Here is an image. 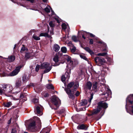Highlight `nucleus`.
Masks as SVG:
<instances>
[{"label":"nucleus","mask_w":133,"mask_h":133,"mask_svg":"<svg viewBox=\"0 0 133 133\" xmlns=\"http://www.w3.org/2000/svg\"><path fill=\"white\" fill-rule=\"evenodd\" d=\"M129 103L132 104L133 103V94H131L129 95L126 99V104L125 108L127 112L131 115H133V105L130 106V109L129 110L128 107Z\"/></svg>","instance_id":"nucleus-1"},{"label":"nucleus","mask_w":133,"mask_h":133,"mask_svg":"<svg viewBox=\"0 0 133 133\" xmlns=\"http://www.w3.org/2000/svg\"><path fill=\"white\" fill-rule=\"evenodd\" d=\"M98 106L97 108L94 109L91 112V115L97 114L99 113L102 108L105 109L108 107V104L103 101L100 102L98 103Z\"/></svg>","instance_id":"nucleus-2"},{"label":"nucleus","mask_w":133,"mask_h":133,"mask_svg":"<svg viewBox=\"0 0 133 133\" xmlns=\"http://www.w3.org/2000/svg\"><path fill=\"white\" fill-rule=\"evenodd\" d=\"M52 105H49L52 109H57L61 104V101L59 98L55 96H52L51 99Z\"/></svg>","instance_id":"nucleus-3"},{"label":"nucleus","mask_w":133,"mask_h":133,"mask_svg":"<svg viewBox=\"0 0 133 133\" xmlns=\"http://www.w3.org/2000/svg\"><path fill=\"white\" fill-rule=\"evenodd\" d=\"M74 85V83L70 82L68 84L67 88H65L64 89L66 92L69 95V97L72 99L74 98V91H73L72 90H71L70 89L72 88Z\"/></svg>","instance_id":"nucleus-4"},{"label":"nucleus","mask_w":133,"mask_h":133,"mask_svg":"<svg viewBox=\"0 0 133 133\" xmlns=\"http://www.w3.org/2000/svg\"><path fill=\"white\" fill-rule=\"evenodd\" d=\"M41 68L42 69L45 68L44 71V73H46L49 72L51 69L52 67L50 65V64L48 62H45L41 64Z\"/></svg>","instance_id":"nucleus-5"},{"label":"nucleus","mask_w":133,"mask_h":133,"mask_svg":"<svg viewBox=\"0 0 133 133\" xmlns=\"http://www.w3.org/2000/svg\"><path fill=\"white\" fill-rule=\"evenodd\" d=\"M105 91L102 94V95H104L105 98H106L105 101L109 100L110 98H111V92L108 86H106L105 87Z\"/></svg>","instance_id":"nucleus-6"},{"label":"nucleus","mask_w":133,"mask_h":133,"mask_svg":"<svg viewBox=\"0 0 133 133\" xmlns=\"http://www.w3.org/2000/svg\"><path fill=\"white\" fill-rule=\"evenodd\" d=\"M65 58L67 60L68 65H67L68 67L69 68H72L75 66L74 64V62L71 60V57L68 55H66L65 56Z\"/></svg>","instance_id":"nucleus-7"},{"label":"nucleus","mask_w":133,"mask_h":133,"mask_svg":"<svg viewBox=\"0 0 133 133\" xmlns=\"http://www.w3.org/2000/svg\"><path fill=\"white\" fill-rule=\"evenodd\" d=\"M94 60L96 63L99 66H101L105 62L104 59L102 57H96L95 58Z\"/></svg>","instance_id":"nucleus-8"},{"label":"nucleus","mask_w":133,"mask_h":133,"mask_svg":"<svg viewBox=\"0 0 133 133\" xmlns=\"http://www.w3.org/2000/svg\"><path fill=\"white\" fill-rule=\"evenodd\" d=\"M24 65V64L23 65H22L16 67L15 70L10 73L9 75L10 76H13L17 74L19 72L20 69L23 67Z\"/></svg>","instance_id":"nucleus-9"},{"label":"nucleus","mask_w":133,"mask_h":133,"mask_svg":"<svg viewBox=\"0 0 133 133\" xmlns=\"http://www.w3.org/2000/svg\"><path fill=\"white\" fill-rule=\"evenodd\" d=\"M53 60L55 63V64L52 63V66H55L59 65V63L58 62V56L57 54H56L54 56Z\"/></svg>","instance_id":"nucleus-10"},{"label":"nucleus","mask_w":133,"mask_h":133,"mask_svg":"<svg viewBox=\"0 0 133 133\" xmlns=\"http://www.w3.org/2000/svg\"><path fill=\"white\" fill-rule=\"evenodd\" d=\"M62 29L65 31L66 33L68 34L70 31V28L68 25L63 23L62 25Z\"/></svg>","instance_id":"nucleus-11"},{"label":"nucleus","mask_w":133,"mask_h":133,"mask_svg":"<svg viewBox=\"0 0 133 133\" xmlns=\"http://www.w3.org/2000/svg\"><path fill=\"white\" fill-rule=\"evenodd\" d=\"M35 112L37 114L38 116H40L42 114L41 108L38 106H37L35 109Z\"/></svg>","instance_id":"nucleus-12"},{"label":"nucleus","mask_w":133,"mask_h":133,"mask_svg":"<svg viewBox=\"0 0 133 133\" xmlns=\"http://www.w3.org/2000/svg\"><path fill=\"white\" fill-rule=\"evenodd\" d=\"M44 10L45 12L47 13L49 12H50V10H51L52 12V15H53L54 14V12L52 10V9L51 7L50 6H48L47 7L45 8Z\"/></svg>","instance_id":"nucleus-13"},{"label":"nucleus","mask_w":133,"mask_h":133,"mask_svg":"<svg viewBox=\"0 0 133 133\" xmlns=\"http://www.w3.org/2000/svg\"><path fill=\"white\" fill-rule=\"evenodd\" d=\"M77 129H84L86 130L87 127L83 124L79 125L77 127Z\"/></svg>","instance_id":"nucleus-14"},{"label":"nucleus","mask_w":133,"mask_h":133,"mask_svg":"<svg viewBox=\"0 0 133 133\" xmlns=\"http://www.w3.org/2000/svg\"><path fill=\"white\" fill-rule=\"evenodd\" d=\"M15 57L14 56H10L8 57L7 58L8 61L9 62H11L15 60Z\"/></svg>","instance_id":"nucleus-15"},{"label":"nucleus","mask_w":133,"mask_h":133,"mask_svg":"<svg viewBox=\"0 0 133 133\" xmlns=\"http://www.w3.org/2000/svg\"><path fill=\"white\" fill-rule=\"evenodd\" d=\"M92 86V84L90 82H88L86 84V88L87 89L90 90Z\"/></svg>","instance_id":"nucleus-16"},{"label":"nucleus","mask_w":133,"mask_h":133,"mask_svg":"<svg viewBox=\"0 0 133 133\" xmlns=\"http://www.w3.org/2000/svg\"><path fill=\"white\" fill-rule=\"evenodd\" d=\"M28 50V49L25 47L24 45H23L22 47L21 48L20 52L22 53H23L24 52L25 53L26 51Z\"/></svg>","instance_id":"nucleus-17"},{"label":"nucleus","mask_w":133,"mask_h":133,"mask_svg":"<svg viewBox=\"0 0 133 133\" xmlns=\"http://www.w3.org/2000/svg\"><path fill=\"white\" fill-rule=\"evenodd\" d=\"M1 88L5 92H6V90H7V84H1Z\"/></svg>","instance_id":"nucleus-18"},{"label":"nucleus","mask_w":133,"mask_h":133,"mask_svg":"<svg viewBox=\"0 0 133 133\" xmlns=\"http://www.w3.org/2000/svg\"><path fill=\"white\" fill-rule=\"evenodd\" d=\"M60 49L59 46L57 44H55L53 47L54 50L56 52L58 51Z\"/></svg>","instance_id":"nucleus-19"},{"label":"nucleus","mask_w":133,"mask_h":133,"mask_svg":"<svg viewBox=\"0 0 133 133\" xmlns=\"http://www.w3.org/2000/svg\"><path fill=\"white\" fill-rule=\"evenodd\" d=\"M16 87H19L21 85V79H19L17 80L16 83Z\"/></svg>","instance_id":"nucleus-20"},{"label":"nucleus","mask_w":133,"mask_h":133,"mask_svg":"<svg viewBox=\"0 0 133 133\" xmlns=\"http://www.w3.org/2000/svg\"><path fill=\"white\" fill-rule=\"evenodd\" d=\"M84 49L87 52H88L91 55H92L94 54L93 52L88 47H85L84 48Z\"/></svg>","instance_id":"nucleus-21"},{"label":"nucleus","mask_w":133,"mask_h":133,"mask_svg":"<svg viewBox=\"0 0 133 133\" xmlns=\"http://www.w3.org/2000/svg\"><path fill=\"white\" fill-rule=\"evenodd\" d=\"M13 89V88L12 86L10 84H7V90L6 92H10Z\"/></svg>","instance_id":"nucleus-22"},{"label":"nucleus","mask_w":133,"mask_h":133,"mask_svg":"<svg viewBox=\"0 0 133 133\" xmlns=\"http://www.w3.org/2000/svg\"><path fill=\"white\" fill-rule=\"evenodd\" d=\"M32 55V54L30 53H26L25 55V58L26 59L30 58Z\"/></svg>","instance_id":"nucleus-23"},{"label":"nucleus","mask_w":133,"mask_h":133,"mask_svg":"<svg viewBox=\"0 0 133 133\" xmlns=\"http://www.w3.org/2000/svg\"><path fill=\"white\" fill-rule=\"evenodd\" d=\"M12 105V103L11 102H9L6 103H4L3 105L4 107L9 108Z\"/></svg>","instance_id":"nucleus-24"},{"label":"nucleus","mask_w":133,"mask_h":133,"mask_svg":"<svg viewBox=\"0 0 133 133\" xmlns=\"http://www.w3.org/2000/svg\"><path fill=\"white\" fill-rule=\"evenodd\" d=\"M87 103L88 101L87 100L85 99L83 100L80 103V105L81 106H84L87 104Z\"/></svg>","instance_id":"nucleus-25"},{"label":"nucleus","mask_w":133,"mask_h":133,"mask_svg":"<svg viewBox=\"0 0 133 133\" xmlns=\"http://www.w3.org/2000/svg\"><path fill=\"white\" fill-rule=\"evenodd\" d=\"M35 123L34 122H32L29 125V128H35Z\"/></svg>","instance_id":"nucleus-26"},{"label":"nucleus","mask_w":133,"mask_h":133,"mask_svg":"<svg viewBox=\"0 0 133 133\" xmlns=\"http://www.w3.org/2000/svg\"><path fill=\"white\" fill-rule=\"evenodd\" d=\"M107 53V52L101 53L97 54H96L97 56H104L106 55Z\"/></svg>","instance_id":"nucleus-27"},{"label":"nucleus","mask_w":133,"mask_h":133,"mask_svg":"<svg viewBox=\"0 0 133 133\" xmlns=\"http://www.w3.org/2000/svg\"><path fill=\"white\" fill-rule=\"evenodd\" d=\"M79 56L81 58L88 62V58H87L84 55L81 54Z\"/></svg>","instance_id":"nucleus-28"},{"label":"nucleus","mask_w":133,"mask_h":133,"mask_svg":"<svg viewBox=\"0 0 133 133\" xmlns=\"http://www.w3.org/2000/svg\"><path fill=\"white\" fill-rule=\"evenodd\" d=\"M79 87V84L77 83H76L75 84L74 86V89H72L73 91H74H74H76V88H78Z\"/></svg>","instance_id":"nucleus-29"},{"label":"nucleus","mask_w":133,"mask_h":133,"mask_svg":"<svg viewBox=\"0 0 133 133\" xmlns=\"http://www.w3.org/2000/svg\"><path fill=\"white\" fill-rule=\"evenodd\" d=\"M54 18L58 23H59L61 21V19L57 16H55Z\"/></svg>","instance_id":"nucleus-30"},{"label":"nucleus","mask_w":133,"mask_h":133,"mask_svg":"<svg viewBox=\"0 0 133 133\" xmlns=\"http://www.w3.org/2000/svg\"><path fill=\"white\" fill-rule=\"evenodd\" d=\"M61 50L62 51L63 53H65L67 52V49L65 47H62L61 48Z\"/></svg>","instance_id":"nucleus-31"},{"label":"nucleus","mask_w":133,"mask_h":133,"mask_svg":"<svg viewBox=\"0 0 133 133\" xmlns=\"http://www.w3.org/2000/svg\"><path fill=\"white\" fill-rule=\"evenodd\" d=\"M97 82H95L94 83L93 85V89H96L97 88Z\"/></svg>","instance_id":"nucleus-32"},{"label":"nucleus","mask_w":133,"mask_h":133,"mask_svg":"<svg viewBox=\"0 0 133 133\" xmlns=\"http://www.w3.org/2000/svg\"><path fill=\"white\" fill-rule=\"evenodd\" d=\"M47 88L48 89H54L52 84H48L47 86Z\"/></svg>","instance_id":"nucleus-33"},{"label":"nucleus","mask_w":133,"mask_h":133,"mask_svg":"<svg viewBox=\"0 0 133 133\" xmlns=\"http://www.w3.org/2000/svg\"><path fill=\"white\" fill-rule=\"evenodd\" d=\"M32 37L35 39L36 40H39L40 39V38L39 37L35 35H34Z\"/></svg>","instance_id":"nucleus-34"},{"label":"nucleus","mask_w":133,"mask_h":133,"mask_svg":"<svg viewBox=\"0 0 133 133\" xmlns=\"http://www.w3.org/2000/svg\"><path fill=\"white\" fill-rule=\"evenodd\" d=\"M32 102L35 104H36L38 102V98H34L32 101Z\"/></svg>","instance_id":"nucleus-35"},{"label":"nucleus","mask_w":133,"mask_h":133,"mask_svg":"<svg viewBox=\"0 0 133 133\" xmlns=\"http://www.w3.org/2000/svg\"><path fill=\"white\" fill-rule=\"evenodd\" d=\"M70 50L72 52H75L76 50V48L75 46H72L70 48Z\"/></svg>","instance_id":"nucleus-36"},{"label":"nucleus","mask_w":133,"mask_h":133,"mask_svg":"<svg viewBox=\"0 0 133 133\" xmlns=\"http://www.w3.org/2000/svg\"><path fill=\"white\" fill-rule=\"evenodd\" d=\"M28 79L27 77L25 76H23L22 77V81L23 82H25Z\"/></svg>","instance_id":"nucleus-37"},{"label":"nucleus","mask_w":133,"mask_h":133,"mask_svg":"<svg viewBox=\"0 0 133 133\" xmlns=\"http://www.w3.org/2000/svg\"><path fill=\"white\" fill-rule=\"evenodd\" d=\"M72 40L75 42H77L78 41L77 37L75 36H73L72 37Z\"/></svg>","instance_id":"nucleus-38"},{"label":"nucleus","mask_w":133,"mask_h":133,"mask_svg":"<svg viewBox=\"0 0 133 133\" xmlns=\"http://www.w3.org/2000/svg\"><path fill=\"white\" fill-rule=\"evenodd\" d=\"M42 97L43 98L44 97H47L48 96L49 94H48L46 93H43L42 94Z\"/></svg>","instance_id":"nucleus-39"},{"label":"nucleus","mask_w":133,"mask_h":133,"mask_svg":"<svg viewBox=\"0 0 133 133\" xmlns=\"http://www.w3.org/2000/svg\"><path fill=\"white\" fill-rule=\"evenodd\" d=\"M61 80L62 82L63 83H64L65 81V77L64 75H63L62 76Z\"/></svg>","instance_id":"nucleus-40"},{"label":"nucleus","mask_w":133,"mask_h":133,"mask_svg":"<svg viewBox=\"0 0 133 133\" xmlns=\"http://www.w3.org/2000/svg\"><path fill=\"white\" fill-rule=\"evenodd\" d=\"M4 92L1 88L0 87V95H2L3 94H4L5 93Z\"/></svg>","instance_id":"nucleus-41"},{"label":"nucleus","mask_w":133,"mask_h":133,"mask_svg":"<svg viewBox=\"0 0 133 133\" xmlns=\"http://www.w3.org/2000/svg\"><path fill=\"white\" fill-rule=\"evenodd\" d=\"M41 68V65H37L36 67V71L37 72H38L39 70V68Z\"/></svg>","instance_id":"nucleus-42"},{"label":"nucleus","mask_w":133,"mask_h":133,"mask_svg":"<svg viewBox=\"0 0 133 133\" xmlns=\"http://www.w3.org/2000/svg\"><path fill=\"white\" fill-rule=\"evenodd\" d=\"M48 36V37H49V36L48 35V34L47 33L45 34H44L43 33H41L39 35V36Z\"/></svg>","instance_id":"nucleus-43"},{"label":"nucleus","mask_w":133,"mask_h":133,"mask_svg":"<svg viewBox=\"0 0 133 133\" xmlns=\"http://www.w3.org/2000/svg\"><path fill=\"white\" fill-rule=\"evenodd\" d=\"M93 95L92 94H91V96H90V98H89V99L88 100V101H89V103H91V101L93 98Z\"/></svg>","instance_id":"nucleus-44"},{"label":"nucleus","mask_w":133,"mask_h":133,"mask_svg":"<svg viewBox=\"0 0 133 133\" xmlns=\"http://www.w3.org/2000/svg\"><path fill=\"white\" fill-rule=\"evenodd\" d=\"M49 25L50 27H53L54 26V24L52 22V21L50 22L49 23Z\"/></svg>","instance_id":"nucleus-45"},{"label":"nucleus","mask_w":133,"mask_h":133,"mask_svg":"<svg viewBox=\"0 0 133 133\" xmlns=\"http://www.w3.org/2000/svg\"><path fill=\"white\" fill-rule=\"evenodd\" d=\"M87 34V32L85 31H84V35L82 34V37L84 39H85V37L84 36V35H85L86 34Z\"/></svg>","instance_id":"nucleus-46"},{"label":"nucleus","mask_w":133,"mask_h":133,"mask_svg":"<svg viewBox=\"0 0 133 133\" xmlns=\"http://www.w3.org/2000/svg\"><path fill=\"white\" fill-rule=\"evenodd\" d=\"M9 97H11V99H12L14 100H18V99L16 98L15 97H13L12 96H9Z\"/></svg>","instance_id":"nucleus-47"},{"label":"nucleus","mask_w":133,"mask_h":133,"mask_svg":"<svg viewBox=\"0 0 133 133\" xmlns=\"http://www.w3.org/2000/svg\"><path fill=\"white\" fill-rule=\"evenodd\" d=\"M16 131L15 128H13L12 129L11 133H16Z\"/></svg>","instance_id":"nucleus-48"},{"label":"nucleus","mask_w":133,"mask_h":133,"mask_svg":"<svg viewBox=\"0 0 133 133\" xmlns=\"http://www.w3.org/2000/svg\"><path fill=\"white\" fill-rule=\"evenodd\" d=\"M36 119H37V120L38 121V123H39V124L40 123L41 121L39 119V118L37 117H35Z\"/></svg>","instance_id":"nucleus-49"},{"label":"nucleus","mask_w":133,"mask_h":133,"mask_svg":"<svg viewBox=\"0 0 133 133\" xmlns=\"http://www.w3.org/2000/svg\"><path fill=\"white\" fill-rule=\"evenodd\" d=\"M64 109H62V110H61L59 112L60 114H62L64 113Z\"/></svg>","instance_id":"nucleus-50"},{"label":"nucleus","mask_w":133,"mask_h":133,"mask_svg":"<svg viewBox=\"0 0 133 133\" xmlns=\"http://www.w3.org/2000/svg\"><path fill=\"white\" fill-rule=\"evenodd\" d=\"M29 86L30 87H34V86L35 85H34V83H31L29 85Z\"/></svg>","instance_id":"nucleus-51"},{"label":"nucleus","mask_w":133,"mask_h":133,"mask_svg":"<svg viewBox=\"0 0 133 133\" xmlns=\"http://www.w3.org/2000/svg\"><path fill=\"white\" fill-rule=\"evenodd\" d=\"M87 34H88L89 35H90V36L91 37H94L95 36V35H94L93 34H92L90 33L89 32H87Z\"/></svg>","instance_id":"nucleus-52"},{"label":"nucleus","mask_w":133,"mask_h":133,"mask_svg":"<svg viewBox=\"0 0 133 133\" xmlns=\"http://www.w3.org/2000/svg\"><path fill=\"white\" fill-rule=\"evenodd\" d=\"M79 92L78 91H77L76 93L75 94V95L76 96H78L79 94Z\"/></svg>","instance_id":"nucleus-53"},{"label":"nucleus","mask_w":133,"mask_h":133,"mask_svg":"<svg viewBox=\"0 0 133 133\" xmlns=\"http://www.w3.org/2000/svg\"><path fill=\"white\" fill-rule=\"evenodd\" d=\"M51 29H52V31H50V35H53L54 34L53 33V29H52V28H51Z\"/></svg>","instance_id":"nucleus-54"},{"label":"nucleus","mask_w":133,"mask_h":133,"mask_svg":"<svg viewBox=\"0 0 133 133\" xmlns=\"http://www.w3.org/2000/svg\"><path fill=\"white\" fill-rule=\"evenodd\" d=\"M93 43V40L92 39H91L90 40V44H92Z\"/></svg>","instance_id":"nucleus-55"},{"label":"nucleus","mask_w":133,"mask_h":133,"mask_svg":"<svg viewBox=\"0 0 133 133\" xmlns=\"http://www.w3.org/2000/svg\"><path fill=\"white\" fill-rule=\"evenodd\" d=\"M11 119H12V118H11L10 119V120L8 121V124H10L11 123Z\"/></svg>","instance_id":"nucleus-56"},{"label":"nucleus","mask_w":133,"mask_h":133,"mask_svg":"<svg viewBox=\"0 0 133 133\" xmlns=\"http://www.w3.org/2000/svg\"><path fill=\"white\" fill-rule=\"evenodd\" d=\"M20 97L21 98H23L24 97V95L23 94H21Z\"/></svg>","instance_id":"nucleus-57"},{"label":"nucleus","mask_w":133,"mask_h":133,"mask_svg":"<svg viewBox=\"0 0 133 133\" xmlns=\"http://www.w3.org/2000/svg\"><path fill=\"white\" fill-rule=\"evenodd\" d=\"M35 91H36L37 92H39V91L38 90V91L37 90L38 89H37V88H36V89H35Z\"/></svg>","instance_id":"nucleus-58"},{"label":"nucleus","mask_w":133,"mask_h":133,"mask_svg":"<svg viewBox=\"0 0 133 133\" xmlns=\"http://www.w3.org/2000/svg\"><path fill=\"white\" fill-rule=\"evenodd\" d=\"M44 2H47V0H42Z\"/></svg>","instance_id":"nucleus-59"},{"label":"nucleus","mask_w":133,"mask_h":133,"mask_svg":"<svg viewBox=\"0 0 133 133\" xmlns=\"http://www.w3.org/2000/svg\"><path fill=\"white\" fill-rule=\"evenodd\" d=\"M0 76H1V77H2V76H5V75H2L1 74H0Z\"/></svg>","instance_id":"nucleus-60"},{"label":"nucleus","mask_w":133,"mask_h":133,"mask_svg":"<svg viewBox=\"0 0 133 133\" xmlns=\"http://www.w3.org/2000/svg\"><path fill=\"white\" fill-rule=\"evenodd\" d=\"M84 109H83V108L82 109L81 108V109H81V110H84L85 109V108H84Z\"/></svg>","instance_id":"nucleus-61"},{"label":"nucleus","mask_w":133,"mask_h":133,"mask_svg":"<svg viewBox=\"0 0 133 133\" xmlns=\"http://www.w3.org/2000/svg\"><path fill=\"white\" fill-rule=\"evenodd\" d=\"M16 44H15V45H14V49H15V48H16Z\"/></svg>","instance_id":"nucleus-62"},{"label":"nucleus","mask_w":133,"mask_h":133,"mask_svg":"<svg viewBox=\"0 0 133 133\" xmlns=\"http://www.w3.org/2000/svg\"><path fill=\"white\" fill-rule=\"evenodd\" d=\"M24 133H28L27 132H24Z\"/></svg>","instance_id":"nucleus-63"},{"label":"nucleus","mask_w":133,"mask_h":133,"mask_svg":"<svg viewBox=\"0 0 133 133\" xmlns=\"http://www.w3.org/2000/svg\"><path fill=\"white\" fill-rule=\"evenodd\" d=\"M45 133H48V132H45Z\"/></svg>","instance_id":"nucleus-64"}]
</instances>
